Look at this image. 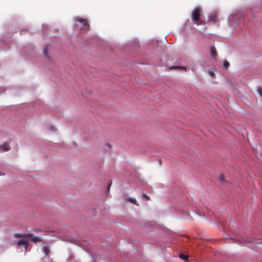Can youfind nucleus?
<instances>
[{
	"label": "nucleus",
	"instance_id": "obj_1",
	"mask_svg": "<svg viewBox=\"0 0 262 262\" xmlns=\"http://www.w3.org/2000/svg\"><path fill=\"white\" fill-rule=\"evenodd\" d=\"M201 12V9L199 7L195 8L192 12L191 18L198 25L203 24V21L200 18Z\"/></svg>",
	"mask_w": 262,
	"mask_h": 262
},
{
	"label": "nucleus",
	"instance_id": "obj_2",
	"mask_svg": "<svg viewBox=\"0 0 262 262\" xmlns=\"http://www.w3.org/2000/svg\"><path fill=\"white\" fill-rule=\"evenodd\" d=\"M14 236L15 238L25 237H30V239L33 242H34L35 243L41 241V239L38 237L34 236L33 234H32L31 233H29V234L15 233L14 234Z\"/></svg>",
	"mask_w": 262,
	"mask_h": 262
},
{
	"label": "nucleus",
	"instance_id": "obj_3",
	"mask_svg": "<svg viewBox=\"0 0 262 262\" xmlns=\"http://www.w3.org/2000/svg\"><path fill=\"white\" fill-rule=\"evenodd\" d=\"M75 20L81 24V28L82 29H83V30H88L89 29V25L86 19H85L84 18H82L79 17H76L75 18Z\"/></svg>",
	"mask_w": 262,
	"mask_h": 262
},
{
	"label": "nucleus",
	"instance_id": "obj_4",
	"mask_svg": "<svg viewBox=\"0 0 262 262\" xmlns=\"http://www.w3.org/2000/svg\"><path fill=\"white\" fill-rule=\"evenodd\" d=\"M15 244L17 246H24L26 251L27 250L29 245L28 241L26 239H21L17 241Z\"/></svg>",
	"mask_w": 262,
	"mask_h": 262
},
{
	"label": "nucleus",
	"instance_id": "obj_5",
	"mask_svg": "<svg viewBox=\"0 0 262 262\" xmlns=\"http://www.w3.org/2000/svg\"><path fill=\"white\" fill-rule=\"evenodd\" d=\"M210 53L212 57L216 58L217 56V53L215 48L213 46L211 47Z\"/></svg>",
	"mask_w": 262,
	"mask_h": 262
},
{
	"label": "nucleus",
	"instance_id": "obj_6",
	"mask_svg": "<svg viewBox=\"0 0 262 262\" xmlns=\"http://www.w3.org/2000/svg\"><path fill=\"white\" fill-rule=\"evenodd\" d=\"M42 250L46 255H48L50 250L47 245H45L43 246Z\"/></svg>",
	"mask_w": 262,
	"mask_h": 262
},
{
	"label": "nucleus",
	"instance_id": "obj_7",
	"mask_svg": "<svg viewBox=\"0 0 262 262\" xmlns=\"http://www.w3.org/2000/svg\"><path fill=\"white\" fill-rule=\"evenodd\" d=\"M125 200L126 201H128V202H130V203H133V204H135V205H138V204H137V203L135 199H133V198H128V199H125Z\"/></svg>",
	"mask_w": 262,
	"mask_h": 262
},
{
	"label": "nucleus",
	"instance_id": "obj_8",
	"mask_svg": "<svg viewBox=\"0 0 262 262\" xmlns=\"http://www.w3.org/2000/svg\"><path fill=\"white\" fill-rule=\"evenodd\" d=\"M5 151H8L10 149V147L7 143H5L1 146Z\"/></svg>",
	"mask_w": 262,
	"mask_h": 262
},
{
	"label": "nucleus",
	"instance_id": "obj_9",
	"mask_svg": "<svg viewBox=\"0 0 262 262\" xmlns=\"http://www.w3.org/2000/svg\"><path fill=\"white\" fill-rule=\"evenodd\" d=\"M229 63L227 61H225L224 62L223 66L225 69H227L229 67Z\"/></svg>",
	"mask_w": 262,
	"mask_h": 262
},
{
	"label": "nucleus",
	"instance_id": "obj_10",
	"mask_svg": "<svg viewBox=\"0 0 262 262\" xmlns=\"http://www.w3.org/2000/svg\"><path fill=\"white\" fill-rule=\"evenodd\" d=\"M257 92L259 96L262 97V88L261 87L257 88Z\"/></svg>",
	"mask_w": 262,
	"mask_h": 262
},
{
	"label": "nucleus",
	"instance_id": "obj_11",
	"mask_svg": "<svg viewBox=\"0 0 262 262\" xmlns=\"http://www.w3.org/2000/svg\"><path fill=\"white\" fill-rule=\"evenodd\" d=\"M179 257L182 259H185V260H186L187 258H188V256L187 255H184V254H180L179 255Z\"/></svg>",
	"mask_w": 262,
	"mask_h": 262
},
{
	"label": "nucleus",
	"instance_id": "obj_12",
	"mask_svg": "<svg viewBox=\"0 0 262 262\" xmlns=\"http://www.w3.org/2000/svg\"><path fill=\"white\" fill-rule=\"evenodd\" d=\"M210 19L211 20L213 21H217L216 16V15H212V16H211L210 17Z\"/></svg>",
	"mask_w": 262,
	"mask_h": 262
},
{
	"label": "nucleus",
	"instance_id": "obj_13",
	"mask_svg": "<svg viewBox=\"0 0 262 262\" xmlns=\"http://www.w3.org/2000/svg\"><path fill=\"white\" fill-rule=\"evenodd\" d=\"M173 69H182V70H186V67H181V66H177V67H174L173 68Z\"/></svg>",
	"mask_w": 262,
	"mask_h": 262
},
{
	"label": "nucleus",
	"instance_id": "obj_14",
	"mask_svg": "<svg viewBox=\"0 0 262 262\" xmlns=\"http://www.w3.org/2000/svg\"><path fill=\"white\" fill-rule=\"evenodd\" d=\"M219 180L221 182L224 181L225 180L224 177L223 176H220L219 177Z\"/></svg>",
	"mask_w": 262,
	"mask_h": 262
},
{
	"label": "nucleus",
	"instance_id": "obj_15",
	"mask_svg": "<svg viewBox=\"0 0 262 262\" xmlns=\"http://www.w3.org/2000/svg\"><path fill=\"white\" fill-rule=\"evenodd\" d=\"M142 196L147 200H149V198L148 195H147L146 194H143Z\"/></svg>",
	"mask_w": 262,
	"mask_h": 262
},
{
	"label": "nucleus",
	"instance_id": "obj_16",
	"mask_svg": "<svg viewBox=\"0 0 262 262\" xmlns=\"http://www.w3.org/2000/svg\"><path fill=\"white\" fill-rule=\"evenodd\" d=\"M47 52H48V49L47 48H45L44 49V54L46 56H47Z\"/></svg>",
	"mask_w": 262,
	"mask_h": 262
},
{
	"label": "nucleus",
	"instance_id": "obj_17",
	"mask_svg": "<svg viewBox=\"0 0 262 262\" xmlns=\"http://www.w3.org/2000/svg\"><path fill=\"white\" fill-rule=\"evenodd\" d=\"M110 186H111V184H109V185H108L107 189H108V190H109V189H110Z\"/></svg>",
	"mask_w": 262,
	"mask_h": 262
}]
</instances>
